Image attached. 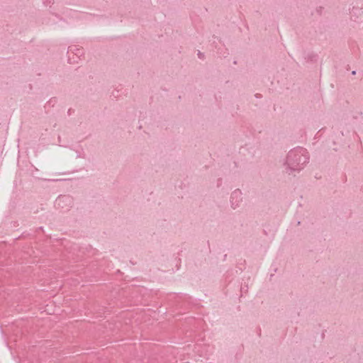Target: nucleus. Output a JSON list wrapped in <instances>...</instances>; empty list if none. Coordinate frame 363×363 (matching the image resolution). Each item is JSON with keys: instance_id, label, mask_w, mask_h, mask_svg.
Returning <instances> with one entry per match:
<instances>
[{"instance_id": "obj_1", "label": "nucleus", "mask_w": 363, "mask_h": 363, "mask_svg": "<svg viewBox=\"0 0 363 363\" xmlns=\"http://www.w3.org/2000/svg\"><path fill=\"white\" fill-rule=\"evenodd\" d=\"M309 153L306 149L298 147L289 150L284 163L287 172H300L309 162Z\"/></svg>"}, {"instance_id": "obj_2", "label": "nucleus", "mask_w": 363, "mask_h": 363, "mask_svg": "<svg viewBox=\"0 0 363 363\" xmlns=\"http://www.w3.org/2000/svg\"><path fill=\"white\" fill-rule=\"evenodd\" d=\"M67 53L70 62L75 63L77 62V60L80 59V57L83 55L84 51L78 46L72 45L69 47Z\"/></svg>"}, {"instance_id": "obj_3", "label": "nucleus", "mask_w": 363, "mask_h": 363, "mask_svg": "<svg viewBox=\"0 0 363 363\" xmlns=\"http://www.w3.org/2000/svg\"><path fill=\"white\" fill-rule=\"evenodd\" d=\"M242 201V193L240 189L233 191L230 196V204L233 208L239 207Z\"/></svg>"}, {"instance_id": "obj_4", "label": "nucleus", "mask_w": 363, "mask_h": 363, "mask_svg": "<svg viewBox=\"0 0 363 363\" xmlns=\"http://www.w3.org/2000/svg\"><path fill=\"white\" fill-rule=\"evenodd\" d=\"M68 199H69V198H67V197L59 198L58 200H57V202H60L61 201H67Z\"/></svg>"}]
</instances>
